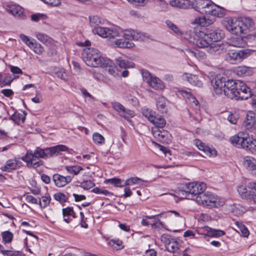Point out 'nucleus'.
Here are the masks:
<instances>
[{"mask_svg": "<svg viewBox=\"0 0 256 256\" xmlns=\"http://www.w3.org/2000/svg\"><path fill=\"white\" fill-rule=\"evenodd\" d=\"M206 189V184L204 182H193L186 184L185 191L188 196H191V198L196 201V198L203 194Z\"/></svg>", "mask_w": 256, "mask_h": 256, "instance_id": "obj_6", "label": "nucleus"}, {"mask_svg": "<svg viewBox=\"0 0 256 256\" xmlns=\"http://www.w3.org/2000/svg\"><path fill=\"white\" fill-rule=\"evenodd\" d=\"M244 148L249 150L254 154H256V140L250 138L246 140Z\"/></svg>", "mask_w": 256, "mask_h": 256, "instance_id": "obj_36", "label": "nucleus"}, {"mask_svg": "<svg viewBox=\"0 0 256 256\" xmlns=\"http://www.w3.org/2000/svg\"><path fill=\"white\" fill-rule=\"evenodd\" d=\"M36 36L39 40H40L46 45L51 44L53 42V40L52 38H50L47 35L42 33H38L36 34Z\"/></svg>", "mask_w": 256, "mask_h": 256, "instance_id": "obj_47", "label": "nucleus"}, {"mask_svg": "<svg viewBox=\"0 0 256 256\" xmlns=\"http://www.w3.org/2000/svg\"><path fill=\"white\" fill-rule=\"evenodd\" d=\"M52 180L56 186L58 187H63L70 183L72 178L70 176H64L58 174L53 175Z\"/></svg>", "mask_w": 256, "mask_h": 256, "instance_id": "obj_22", "label": "nucleus"}, {"mask_svg": "<svg viewBox=\"0 0 256 256\" xmlns=\"http://www.w3.org/2000/svg\"><path fill=\"white\" fill-rule=\"evenodd\" d=\"M106 66H104V68H108V73L114 76V77H116L120 75V71L118 70L116 66L114 65V64L110 60V62Z\"/></svg>", "mask_w": 256, "mask_h": 256, "instance_id": "obj_40", "label": "nucleus"}, {"mask_svg": "<svg viewBox=\"0 0 256 256\" xmlns=\"http://www.w3.org/2000/svg\"><path fill=\"white\" fill-rule=\"evenodd\" d=\"M236 72L240 76H250L252 74L253 70L252 68L246 66H240L236 68Z\"/></svg>", "mask_w": 256, "mask_h": 256, "instance_id": "obj_32", "label": "nucleus"}, {"mask_svg": "<svg viewBox=\"0 0 256 256\" xmlns=\"http://www.w3.org/2000/svg\"><path fill=\"white\" fill-rule=\"evenodd\" d=\"M120 116L124 118L125 119L128 120V118L134 117V113L132 110L126 109L124 108V112H122V113L120 114Z\"/></svg>", "mask_w": 256, "mask_h": 256, "instance_id": "obj_58", "label": "nucleus"}, {"mask_svg": "<svg viewBox=\"0 0 256 256\" xmlns=\"http://www.w3.org/2000/svg\"><path fill=\"white\" fill-rule=\"evenodd\" d=\"M255 120L254 114L253 112H249L243 122L242 126L246 130L252 128Z\"/></svg>", "mask_w": 256, "mask_h": 256, "instance_id": "obj_30", "label": "nucleus"}, {"mask_svg": "<svg viewBox=\"0 0 256 256\" xmlns=\"http://www.w3.org/2000/svg\"><path fill=\"white\" fill-rule=\"evenodd\" d=\"M50 200L51 198L50 196H43L41 200H39L38 204L42 208H44L50 204Z\"/></svg>", "mask_w": 256, "mask_h": 256, "instance_id": "obj_55", "label": "nucleus"}, {"mask_svg": "<svg viewBox=\"0 0 256 256\" xmlns=\"http://www.w3.org/2000/svg\"><path fill=\"white\" fill-rule=\"evenodd\" d=\"M170 4L180 8L186 9L192 7V4L190 0H171ZM194 6H193L194 8Z\"/></svg>", "mask_w": 256, "mask_h": 256, "instance_id": "obj_25", "label": "nucleus"}, {"mask_svg": "<svg viewBox=\"0 0 256 256\" xmlns=\"http://www.w3.org/2000/svg\"><path fill=\"white\" fill-rule=\"evenodd\" d=\"M145 78L150 86L156 90H162L164 88V84L160 79L152 76L148 72L145 70Z\"/></svg>", "mask_w": 256, "mask_h": 256, "instance_id": "obj_13", "label": "nucleus"}, {"mask_svg": "<svg viewBox=\"0 0 256 256\" xmlns=\"http://www.w3.org/2000/svg\"><path fill=\"white\" fill-rule=\"evenodd\" d=\"M20 161L16 159H12L8 160L6 164L1 168L2 171L10 172L13 170H16L18 166Z\"/></svg>", "mask_w": 256, "mask_h": 256, "instance_id": "obj_31", "label": "nucleus"}, {"mask_svg": "<svg viewBox=\"0 0 256 256\" xmlns=\"http://www.w3.org/2000/svg\"><path fill=\"white\" fill-rule=\"evenodd\" d=\"M198 220L199 223H208L212 222V218L208 214H201L198 216Z\"/></svg>", "mask_w": 256, "mask_h": 256, "instance_id": "obj_56", "label": "nucleus"}, {"mask_svg": "<svg viewBox=\"0 0 256 256\" xmlns=\"http://www.w3.org/2000/svg\"><path fill=\"white\" fill-rule=\"evenodd\" d=\"M198 233L208 236L210 237H218L224 234V232L222 230L212 229L207 226L200 228Z\"/></svg>", "mask_w": 256, "mask_h": 256, "instance_id": "obj_21", "label": "nucleus"}, {"mask_svg": "<svg viewBox=\"0 0 256 256\" xmlns=\"http://www.w3.org/2000/svg\"><path fill=\"white\" fill-rule=\"evenodd\" d=\"M244 166L254 174L256 173V160L250 156H246L244 159Z\"/></svg>", "mask_w": 256, "mask_h": 256, "instance_id": "obj_28", "label": "nucleus"}, {"mask_svg": "<svg viewBox=\"0 0 256 256\" xmlns=\"http://www.w3.org/2000/svg\"><path fill=\"white\" fill-rule=\"evenodd\" d=\"M89 20L90 26L94 28L99 27V24H104L105 22L103 18L98 16H89Z\"/></svg>", "mask_w": 256, "mask_h": 256, "instance_id": "obj_37", "label": "nucleus"}, {"mask_svg": "<svg viewBox=\"0 0 256 256\" xmlns=\"http://www.w3.org/2000/svg\"><path fill=\"white\" fill-rule=\"evenodd\" d=\"M234 80H226V87L224 90H223V94L228 98L231 99H234V97L236 96V94L232 91V89L234 88Z\"/></svg>", "mask_w": 256, "mask_h": 256, "instance_id": "obj_26", "label": "nucleus"}, {"mask_svg": "<svg viewBox=\"0 0 256 256\" xmlns=\"http://www.w3.org/2000/svg\"><path fill=\"white\" fill-rule=\"evenodd\" d=\"M230 42L232 46L236 47L243 48L246 45V42L242 36L232 38Z\"/></svg>", "mask_w": 256, "mask_h": 256, "instance_id": "obj_39", "label": "nucleus"}, {"mask_svg": "<svg viewBox=\"0 0 256 256\" xmlns=\"http://www.w3.org/2000/svg\"><path fill=\"white\" fill-rule=\"evenodd\" d=\"M10 119L18 124L20 122L24 123L26 120V114L24 112L23 114H20L15 112L11 116Z\"/></svg>", "mask_w": 256, "mask_h": 256, "instance_id": "obj_43", "label": "nucleus"}, {"mask_svg": "<svg viewBox=\"0 0 256 256\" xmlns=\"http://www.w3.org/2000/svg\"><path fill=\"white\" fill-rule=\"evenodd\" d=\"M0 250L4 256H18L20 255L19 251L11 250V248L6 249L2 246H1Z\"/></svg>", "mask_w": 256, "mask_h": 256, "instance_id": "obj_48", "label": "nucleus"}, {"mask_svg": "<svg viewBox=\"0 0 256 256\" xmlns=\"http://www.w3.org/2000/svg\"><path fill=\"white\" fill-rule=\"evenodd\" d=\"M182 78L184 80L188 82L192 85L198 87H201L202 86V82L196 75L188 73H184L182 76Z\"/></svg>", "mask_w": 256, "mask_h": 256, "instance_id": "obj_24", "label": "nucleus"}, {"mask_svg": "<svg viewBox=\"0 0 256 256\" xmlns=\"http://www.w3.org/2000/svg\"><path fill=\"white\" fill-rule=\"evenodd\" d=\"M145 117H146L148 120L152 124L154 125V127L162 128L166 124V122L164 118L160 116H156L155 112L146 109L145 111Z\"/></svg>", "mask_w": 256, "mask_h": 256, "instance_id": "obj_12", "label": "nucleus"}, {"mask_svg": "<svg viewBox=\"0 0 256 256\" xmlns=\"http://www.w3.org/2000/svg\"><path fill=\"white\" fill-rule=\"evenodd\" d=\"M92 32L104 38H114L120 36V28H118L96 27L92 29Z\"/></svg>", "mask_w": 256, "mask_h": 256, "instance_id": "obj_9", "label": "nucleus"}, {"mask_svg": "<svg viewBox=\"0 0 256 256\" xmlns=\"http://www.w3.org/2000/svg\"><path fill=\"white\" fill-rule=\"evenodd\" d=\"M22 159L26 163L27 166L29 167L37 168L42 164V160L34 156L32 151L31 150H28L26 154L22 157Z\"/></svg>", "mask_w": 256, "mask_h": 256, "instance_id": "obj_15", "label": "nucleus"}, {"mask_svg": "<svg viewBox=\"0 0 256 256\" xmlns=\"http://www.w3.org/2000/svg\"><path fill=\"white\" fill-rule=\"evenodd\" d=\"M248 139H249L248 133L245 132H240L232 136L230 140L233 146L238 148H244Z\"/></svg>", "mask_w": 256, "mask_h": 256, "instance_id": "obj_11", "label": "nucleus"}, {"mask_svg": "<svg viewBox=\"0 0 256 256\" xmlns=\"http://www.w3.org/2000/svg\"><path fill=\"white\" fill-rule=\"evenodd\" d=\"M67 172L74 175H78L80 172L84 170V168L80 166H68L65 168Z\"/></svg>", "mask_w": 256, "mask_h": 256, "instance_id": "obj_45", "label": "nucleus"}, {"mask_svg": "<svg viewBox=\"0 0 256 256\" xmlns=\"http://www.w3.org/2000/svg\"><path fill=\"white\" fill-rule=\"evenodd\" d=\"M2 242L4 244L10 243L13 238V234L10 231H5L2 234Z\"/></svg>", "mask_w": 256, "mask_h": 256, "instance_id": "obj_49", "label": "nucleus"}, {"mask_svg": "<svg viewBox=\"0 0 256 256\" xmlns=\"http://www.w3.org/2000/svg\"><path fill=\"white\" fill-rule=\"evenodd\" d=\"M214 7L213 8V10L212 11V12L211 16H217L218 18H222L225 15L224 10L216 4Z\"/></svg>", "mask_w": 256, "mask_h": 256, "instance_id": "obj_50", "label": "nucleus"}, {"mask_svg": "<svg viewBox=\"0 0 256 256\" xmlns=\"http://www.w3.org/2000/svg\"><path fill=\"white\" fill-rule=\"evenodd\" d=\"M20 40L29 48L32 44V42H34L35 40H31L28 36L24 35V34H20L19 36Z\"/></svg>", "mask_w": 256, "mask_h": 256, "instance_id": "obj_63", "label": "nucleus"}, {"mask_svg": "<svg viewBox=\"0 0 256 256\" xmlns=\"http://www.w3.org/2000/svg\"><path fill=\"white\" fill-rule=\"evenodd\" d=\"M214 90L217 94H223L226 81V78L224 77H216L212 82Z\"/></svg>", "mask_w": 256, "mask_h": 256, "instance_id": "obj_19", "label": "nucleus"}, {"mask_svg": "<svg viewBox=\"0 0 256 256\" xmlns=\"http://www.w3.org/2000/svg\"><path fill=\"white\" fill-rule=\"evenodd\" d=\"M156 106L162 112H166V100L164 96H160L158 98Z\"/></svg>", "mask_w": 256, "mask_h": 256, "instance_id": "obj_41", "label": "nucleus"}, {"mask_svg": "<svg viewBox=\"0 0 256 256\" xmlns=\"http://www.w3.org/2000/svg\"><path fill=\"white\" fill-rule=\"evenodd\" d=\"M108 244L116 250H121L124 248L122 241L118 238L110 240Z\"/></svg>", "mask_w": 256, "mask_h": 256, "instance_id": "obj_46", "label": "nucleus"}, {"mask_svg": "<svg viewBox=\"0 0 256 256\" xmlns=\"http://www.w3.org/2000/svg\"><path fill=\"white\" fill-rule=\"evenodd\" d=\"M68 148L64 145H57L54 146L42 148L40 147L36 148L32 152L34 156L38 158H42L47 159L51 157L58 156L61 152H66Z\"/></svg>", "mask_w": 256, "mask_h": 256, "instance_id": "obj_4", "label": "nucleus"}, {"mask_svg": "<svg viewBox=\"0 0 256 256\" xmlns=\"http://www.w3.org/2000/svg\"><path fill=\"white\" fill-rule=\"evenodd\" d=\"M210 43L220 40L224 37V33L219 28L208 29L206 32Z\"/></svg>", "mask_w": 256, "mask_h": 256, "instance_id": "obj_20", "label": "nucleus"}, {"mask_svg": "<svg viewBox=\"0 0 256 256\" xmlns=\"http://www.w3.org/2000/svg\"><path fill=\"white\" fill-rule=\"evenodd\" d=\"M112 45L116 48H131L134 46V43L124 39L122 37L115 40L113 42Z\"/></svg>", "mask_w": 256, "mask_h": 256, "instance_id": "obj_27", "label": "nucleus"}, {"mask_svg": "<svg viewBox=\"0 0 256 256\" xmlns=\"http://www.w3.org/2000/svg\"><path fill=\"white\" fill-rule=\"evenodd\" d=\"M112 106L113 108L118 112L119 114L122 113V112H124V106L118 102H112Z\"/></svg>", "mask_w": 256, "mask_h": 256, "instance_id": "obj_61", "label": "nucleus"}, {"mask_svg": "<svg viewBox=\"0 0 256 256\" xmlns=\"http://www.w3.org/2000/svg\"><path fill=\"white\" fill-rule=\"evenodd\" d=\"M240 232L242 235L244 237L247 238L250 234L249 230L248 228L245 226V225H236Z\"/></svg>", "mask_w": 256, "mask_h": 256, "instance_id": "obj_64", "label": "nucleus"}, {"mask_svg": "<svg viewBox=\"0 0 256 256\" xmlns=\"http://www.w3.org/2000/svg\"><path fill=\"white\" fill-rule=\"evenodd\" d=\"M70 188V187L67 188L66 190L68 192H67L66 195L64 194H63L62 192L56 193L54 195V198L56 200L59 201L60 202H67L70 196V194L68 192V190Z\"/></svg>", "mask_w": 256, "mask_h": 256, "instance_id": "obj_35", "label": "nucleus"}, {"mask_svg": "<svg viewBox=\"0 0 256 256\" xmlns=\"http://www.w3.org/2000/svg\"><path fill=\"white\" fill-rule=\"evenodd\" d=\"M116 62L119 66L122 68H133L134 66L132 62H128L127 60L123 59L122 57H119L116 59Z\"/></svg>", "mask_w": 256, "mask_h": 256, "instance_id": "obj_38", "label": "nucleus"}, {"mask_svg": "<svg viewBox=\"0 0 256 256\" xmlns=\"http://www.w3.org/2000/svg\"><path fill=\"white\" fill-rule=\"evenodd\" d=\"M249 188L252 190L250 192V198L256 204V181L250 183Z\"/></svg>", "mask_w": 256, "mask_h": 256, "instance_id": "obj_53", "label": "nucleus"}, {"mask_svg": "<svg viewBox=\"0 0 256 256\" xmlns=\"http://www.w3.org/2000/svg\"><path fill=\"white\" fill-rule=\"evenodd\" d=\"M166 216V214L163 213L160 214L152 216V217L154 219L152 224H162L164 222L162 220L163 218H165Z\"/></svg>", "mask_w": 256, "mask_h": 256, "instance_id": "obj_57", "label": "nucleus"}, {"mask_svg": "<svg viewBox=\"0 0 256 256\" xmlns=\"http://www.w3.org/2000/svg\"><path fill=\"white\" fill-rule=\"evenodd\" d=\"M30 48L39 55L42 54L44 52V48L36 40H34Z\"/></svg>", "mask_w": 256, "mask_h": 256, "instance_id": "obj_44", "label": "nucleus"}, {"mask_svg": "<svg viewBox=\"0 0 256 256\" xmlns=\"http://www.w3.org/2000/svg\"><path fill=\"white\" fill-rule=\"evenodd\" d=\"M62 215L64 221L66 223H70L72 218H66V216L75 218V212L72 207H66L62 209Z\"/></svg>", "mask_w": 256, "mask_h": 256, "instance_id": "obj_34", "label": "nucleus"}, {"mask_svg": "<svg viewBox=\"0 0 256 256\" xmlns=\"http://www.w3.org/2000/svg\"><path fill=\"white\" fill-rule=\"evenodd\" d=\"M228 210L236 216L242 215L246 211L245 208L240 204L229 206Z\"/></svg>", "mask_w": 256, "mask_h": 256, "instance_id": "obj_33", "label": "nucleus"}, {"mask_svg": "<svg viewBox=\"0 0 256 256\" xmlns=\"http://www.w3.org/2000/svg\"><path fill=\"white\" fill-rule=\"evenodd\" d=\"M82 56L86 64L90 66L102 67L110 62V59L102 56L99 51L94 48L84 50Z\"/></svg>", "mask_w": 256, "mask_h": 256, "instance_id": "obj_2", "label": "nucleus"}, {"mask_svg": "<svg viewBox=\"0 0 256 256\" xmlns=\"http://www.w3.org/2000/svg\"><path fill=\"white\" fill-rule=\"evenodd\" d=\"M105 183H110L112 185L118 187H122L125 186L124 182L122 181L120 179L116 178L107 179L105 180Z\"/></svg>", "mask_w": 256, "mask_h": 256, "instance_id": "obj_52", "label": "nucleus"}, {"mask_svg": "<svg viewBox=\"0 0 256 256\" xmlns=\"http://www.w3.org/2000/svg\"><path fill=\"white\" fill-rule=\"evenodd\" d=\"M120 36H122L124 39L130 42L132 40H142L144 36L143 34L141 32H138L134 30H125L122 31L120 28Z\"/></svg>", "mask_w": 256, "mask_h": 256, "instance_id": "obj_16", "label": "nucleus"}, {"mask_svg": "<svg viewBox=\"0 0 256 256\" xmlns=\"http://www.w3.org/2000/svg\"><path fill=\"white\" fill-rule=\"evenodd\" d=\"M238 191L242 198H247L250 196L248 193V189L244 186H238Z\"/></svg>", "mask_w": 256, "mask_h": 256, "instance_id": "obj_60", "label": "nucleus"}, {"mask_svg": "<svg viewBox=\"0 0 256 256\" xmlns=\"http://www.w3.org/2000/svg\"><path fill=\"white\" fill-rule=\"evenodd\" d=\"M239 88V100H247L252 96V90L248 87L244 82L240 81Z\"/></svg>", "mask_w": 256, "mask_h": 256, "instance_id": "obj_23", "label": "nucleus"}, {"mask_svg": "<svg viewBox=\"0 0 256 256\" xmlns=\"http://www.w3.org/2000/svg\"><path fill=\"white\" fill-rule=\"evenodd\" d=\"M6 10L8 12L12 14L17 19L24 20L26 18L24 10L19 5L16 4L8 5Z\"/></svg>", "mask_w": 256, "mask_h": 256, "instance_id": "obj_18", "label": "nucleus"}, {"mask_svg": "<svg viewBox=\"0 0 256 256\" xmlns=\"http://www.w3.org/2000/svg\"><path fill=\"white\" fill-rule=\"evenodd\" d=\"M92 139L94 142L96 144H102L105 141L104 137L98 132H94L93 134Z\"/></svg>", "mask_w": 256, "mask_h": 256, "instance_id": "obj_54", "label": "nucleus"}, {"mask_svg": "<svg viewBox=\"0 0 256 256\" xmlns=\"http://www.w3.org/2000/svg\"><path fill=\"white\" fill-rule=\"evenodd\" d=\"M214 20L206 16H199L196 18L192 22L193 24H198L202 26H208L213 24Z\"/></svg>", "mask_w": 256, "mask_h": 256, "instance_id": "obj_29", "label": "nucleus"}, {"mask_svg": "<svg viewBox=\"0 0 256 256\" xmlns=\"http://www.w3.org/2000/svg\"><path fill=\"white\" fill-rule=\"evenodd\" d=\"M194 144L196 146L203 152L202 156L204 157L216 156L217 154L216 150L207 146L199 140H195Z\"/></svg>", "mask_w": 256, "mask_h": 256, "instance_id": "obj_17", "label": "nucleus"}, {"mask_svg": "<svg viewBox=\"0 0 256 256\" xmlns=\"http://www.w3.org/2000/svg\"><path fill=\"white\" fill-rule=\"evenodd\" d=\"M186 34L190 35V37L187 38L199 48H208L211 44L206 33L200 30L198 28H194L193 30L188 31Z\"/></svg>", "mask_w": 256, "mask_h": 256, "instance_id": "obj_5", "label": "nucleus"}, {"mask_svg": "<svg viewBox=\"0 0 256 256\" xmlns=\"http://www.w3.org/2000/svg\"><path fill=\"white\" fill-rule=\"evenodd\" d=\"M216 4L210 0H196L194 9L202 14L210 15Z\"/></svg>", "mask_w": 256, "mask_h": 256, "instance_id": "obj_7", "label": "nucleus"}, {"mask_svg": "<svg viewBox=\"0 0 256 256\" xmlns=\"http://www.w3.org/2000/svg\"><path fill=\"white\" fill-rule=\"evenodd\" d=\"M196 202L200 205L216 208L222 206L225 202L223 198L210 192H205L196 198Z\"/></svg>", "mask_w": 256, "mask_h": 256, "instance_id": "obj_3", "label": "nucleus"}, {"mask_svg": "<svg viewBox=\"0 0 256 256\" xmlns=\"http://www.w3.org/2000/svg\"><path fill=\"white\" fill-rule=\"evenodd\" d=\"M240 80H234V88L232 89V91L234 92L236 94V97H234V99L238 100H239V88H240Z\"/></svg>", "mask_w": 256, "mask_h": 256, "instance_id": "obj_62", "label": "nucleus"}, {"mask_svg": "<svg viewBox=\"0 0 256 256\" xmlns=\"http://www.w3.org/2000/svg\"><path fill=\"white\" fill-rule=\"evenodd\" d=\"M143 182V180L138 178V177H133L130 178L128 179L124 182L125 186H132V185H140L142 184Z\"/></svg>", "mask_w": 256, "mask_h": 256, "instance_id": "obj_51", "label": "nucleus"}, {"mask_svg": "<svg viewBox=\"0 0 256 256\" xmlns=\"http://www.w3.org/2000/svg\"><path fill=\"white\" fill-rule=\"evenodd\" d=\"M178 92L184 98L188 99L190 102L194 104L196 106H197L198 104V101L196 100L195 97L190 92L184 90H180Z\"/></svg>", "mask_w": 256, "mask_h": 256, "instance_id": "obj_42", "label": "nucleus"}, {"mask_svg": "<svg viewBox=\"0 0 256 256\" xmlns=\"http://www.w3.org/2000/svg\"><path fill=\"white\" fill-rule=\"evenodd\" d=\"M222 24L229 32L234 34L239 35L248 32V28L252 26V20L246 18L241 20L226 18Z\"/></svg>", "mask_w": 256, "mask_h": 256, "instance_id": "obj_1", "label": "nucleus"}, {"mask_svg": "<svg viewBox=\"0 0 256 256\" xmlns=\"http://www.w3.org/2000/svg\"><path fill=\"white\" fill-rule=\"evenodd\" d=\"M95 184L90 180H84L80 182V186L84 190H89L93 188Z\"/></svg>", "mask_w": 256, "mask_h": 256, "instance_id": "obj_59", "label": "nucleus"}, {"mask_svg": "<svg viewBox=\"0 0 256 256\" xmlns=\"http://www.w3.org/2000/svg\"><path fill=\"white\" fill-rule=\"evenodd\" d=\"M152 134L154 138L160 142L168 144L170 142V135L166 130H160L156 127L152 128Z\"/></svg>", "mask_w": 256, "mask_h": 256, "instance_id": "obj_14", "label": "nucleus"}, {"mask_svg": "<svg viewBox=\"0 0 256 256\" xmlns=\"http://www.w3.org/2000/svg\"><path fill=\"white\" fill-rule=\"evenodd\" d=\"M160 240L164 244L166 249L168 252L172 253H178L179 252V240L166 234H163L161 236Z\"/></svg>", "mask_w": 256, "mask_h": 256, "instance_id": "obj_8", "label": "nucleus"}, {"mask_svg": "<svg viewBox=\"0 0 256 256\" xmlns=\"http://www.w3.org/2000/svg\"><path fill=\"white\" fill-rule=\"evenodd\" d=\"M252 52V50L248 49L230 50L228 53V56L230 60L240 62L250 56Z\"/></svg>", "mask_w": 256, "mask_h": 256, "instance_id": "obj_10", "label": "nucleus"}]
</instances>
